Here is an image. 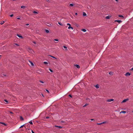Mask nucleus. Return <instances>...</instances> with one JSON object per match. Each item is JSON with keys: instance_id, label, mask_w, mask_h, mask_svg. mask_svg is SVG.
<instances>
[{"instance_id": "1", "label": "nucleus", "mask_w": 133, "mask_h": 133, "mask_svg": "<svg viewBox=\"0 0 133 133\" xmlns=\"http://www.w3.org/2000/svg\"><path fill=\"white\" fill-rule=\"evenodd\" d=\"M107 121H105L104 122H103L102 123H97V125H100L101 124H104V123H107Z\"/></svg>"}, {"instance_id": "2", "label": "nucleus", "mask_w": 133, "mask_h": 133, "mask_svg": "<svg viewBox=\"0 0 133 133\" xmlns=\"http://www.w3.org/2000/svg\"><path fill=\"white\" fill-rule=\"evenodd\" d=\"M17 35L19 38H21L22 39H23V37L20 34H17Z\"/></svg>"}, {"instance_id": "3", "label": "nucleus", "mask_w": 133, "mask_h": 133, "mask_svg": "<svg viewBox=\"0 0 133 133\" xmlns=\"http://www.w3.org/2000/svg\"><path fill=\"white\" fill-rule=\"evenodd\" d=\"M131 75V74L129 72H127L125 74V76H130Z\"/></svg>"}, {"instance_id": "4", "label": "nucleus", "mask_w": 133, "mask_h": 133, "mask_svg": "<svg viewBox=\"0 0 133 133\" xmlns=\"http://www.w3.org/2000/svg\"><path fill=\"white\" fill-rule=\"evenodd\" d=\"M128 100H129V99L128 98L124 99L122 101V103H123L125 102H126L127 101H128Z\"/></svg>"}, {"instance_id": "5", "label": "nucleus", "mask_w": 133, "mask_h": 133, "mask_svg": "<svg viewBox=\"0 0 133 133\" xmlns=\"http://www.w3.org/2000/svg\"><path fill=\"white\" fill-rule=\"evenodd\" d=\"M25 124H25L22 126H21L20 127H19V128H22V127H24L25 128H26V125H25Z\"/></svg>"}, {"instance_id": "6", "label": "nucleus", "mask_w": 133, "mask_h": 133, "mask_svg": "<svg viewBox=\"0 0 133 133\" xmlns=\"http://www.w3.org/2000/svg\"><path fill=\"white\" fill-rule=\"evenodd\" d=\"M67 25L69 26V27L68 28L69 29H70L71 27V24L70 23H68L67 24Z\"/></svg>"}, {"instance_id": "7", "label": "nucleus", "mask_w": 133, "mask_h": 133, "mask_svg": "<svg viewBox=\"0 0 133 133\" xmlns=\"http://www.w3.org/2000/svg\"><path fill=\"white\" fill-rule=\"evenodd\" d=\"M75 66H76L77 68L79 69L80 68V66L78 64H75Z\"/></svg>"}, {"instance_id": "8", "label": "nucleus", "mask_w": 133, "mask_h": 133, "mask_svg": "<svg viewBox=\"0 0 133 133\" xmlns=\"http://www.w3.org/2000/svg\"><path fill=\"white\" fill-rule=\"evenodd\" d=\"M55 127L56 128H58L59 129H61L62 128V127L61 126H58L56 125H55Z\"/></svg>"}, {"instance_id": "9", "label": "nucleus", "mask_w": 133, "mask_h": 133, "mask_svg": "<svg viewBox=\"0 0 133 133\" xmlns=\"http://www.w3.org/2000/svg\"><path fill=\"white\" fill-rule=\"evenodd\" d=\"M115 22H117L119 23H120L122 22V21L121 20H116L115 21Z\"/></svg>"}, {"instance_id": "10", "label": "nucleus", "mask_w": 133, "mask_h": 133, "mask_svg": "<svg viewBox=\"0 0 133 133\" xmlns=\"http://www.w3.org/2000/svg\"><path fill=\"white\" fill-rule=\"evenodd\" d=\"M20 119L21 121H23L24 120V118L22 116H20Z\"/></svg>"}, {"instance_id": "11", "label": "nucleus", "mask_w": 133, "mask_h": 133, "mask_svg": "<svg viewBox=\"0 0 133 133\" xmlns=\"http://www.w3.org/2000/svg\"><path fill=\"white\" fill-rule=\"evenodd\" d=\"M0 123L4 125L5 126H7V124L5 123H4V122H0Z\"/></svg>"}, {"instance_id": "12", "label": "nucleus", "mask_w": 133, "mask_h": 133, "mask_svg": "<svg viewBox=\"0 0 133 133\" xmlns=\"http://www.w3.org/2000/svg\"><path fill=\"white\" fill-rule=\"evenodd\" d=\"M29 61L31 65H32V66L34 65L33 63L32 62L30 61Z\"/></svg>"}, {"instance_id": "13", "label": "nucleus", "mask_w": 133, "mask_h": 133, "mask_svg": "<svg viewBox=\"0 0 133 133\" xmlns=\"http://www.w3.org/2000/svg\"><path fill=\"white\" fill-rule=\"evenodd\" d=\"M114 100V99H109V102H110L111 101H113Z\"/></svg>"}, {"instance_id": "14", "label": "nucleus", "mask_w": 133, "mask_h": 133, "mask_svg": "<svg viewBox=\"0 0 133 133\" xmlns=\"http://www.w3.org/2000/svg\"><path fill=\"white\" fill-rule=\"evenodd\" d=\"M95 87L97 89H98L99 88V86L98 84H97L96 85Z\"/></svg>"}, {"instance_id": "15", "label": "nucleus", "mask_w": 133, "mask_h": 133, "mask_svg": "<svg viewBox=\"0 0 133 133\" xmlns=\"http://www.w3.org/2000/svg\"><path fill=\"white\" fill-rule=\"evenodd\" d=\"M83 16H87V14H86V13L84 12H83Z\"/></svg>"}, {"instance_id": "16", "label": "nucleus", "mask_w": 133, "mask_h": 133, "mask_svg": "<svg viewBox=\"0 0 133 133\" xmlns=\"http://www.w3.org/2000/svg\"><path fill=\"white\" fill-rule=\"evenodd\" d=\"M4 23V21H1V23H0V24L1 25H2Z\"/></svg>"}, {"instance_id": "17", "label": "nucleus", "mask_w": 133, "mask_h": 133, "mask_svg": "<svg viewBox=\"0 0 133 133\" xmlns=\"http://www.w3.org/2000/svg\"><path fill=\"white\" fill-rule=\"evenodd\" d=\"M81 30L84 32H85L86 31V30L85 29H83Z\"/></svg>"}, {"instance_id": "18", "label": "nucleus", "mask_w": 133, "mask_h": 133, "mask_svg": "<svg viewBox=\"0 0 133 133\" xmlns=\"http://www.w3.org/2000/svg\"><path fill=\"white\" fill-rule=\"evenodd\" d=\"M45 32L47 33H48L49 32V31L48 30H47V29H45Z\"/></svg>"}, {"instance_id": "19", "label": "nucleus", "mask_w": 133, "mask_h": 133, "mask_svg": "<svg viewBox=\"0 0 133 133\" xmlns=\"http://www.w3.org/2000/svg\"><path fill=\"white\" fill-rule=\"evenodd\" d=\"M29 123H30V124L31 125H32L33 124V123L32 122V121L31 120L30 121V122H29Z\"/></svg>"}, {"instance_id": "20", "label": "nucleus", "mask_w": 133, "mask_h": 133, "mask_svg": "<svg viewBox=\"0 0 133 133\" xmlns=\"http://www.w3.org/2000/svg\"><path fill=\"white\" fill-rule=\"evenodd\" d=\"M126 112L125 111H123L121 112V113H126Z\"/></svg>"}, {"instance_id": "21", "label": "nucleus", "mask_w": 133, "mask_h": 133, "mask_svg": "<svg viewBox=\"0 0 133 133\" xmlns=\"http://www.w3.org/2000/svg\"><path fill=\"white\" fill-rule=\"evenodd\" d=\"M109 74L110 75H112L113 74V72H110L109 73Z\"/></svg>"}, {"instance_id": "22", "label": "nucleus", "mask_w": 133, "mask_h": 133, "mask_svg": "<svg viewBox=\"0 0 133 133\" xmlns=\"http://www.w3.org/2000/svg\"><path fill=\"white\" fill-rule=\"evenodd\" d=\"M118 16L119 17H122V18H123V17H124L122 15H118Z\"/></svg>"}, {"instance_id": "23", "label": "nucleus", "mask_w": 133, "mask_h": 133, "mask_svg": "<svg viewBox=\"0 0 133 133\" xmlns=\"http://www.w3.org/2000/svg\"><path fill=\"white\" fill-rule=\"evenodd\" d=\"M58 23L59 25H61L62 26L63 25L60 22H58Z\"/></svg>"}, {"instance_id": "24", "label": "nucleus", "mask_w": 133, "mask_h": 133, "mask_svg": "<svg viewBox=\"0 0 133 133\" xmlns=\"http://www.w3.org/2000/svg\"><path fill=\"white\" fill-rule=\"evenodd\" d=\"M63 47H64L65 49V50H67V47H66V46H63Z\"/></svg>"}, {"instance_id": "25", "label": "nucleus", "mask_w": 133, "mask_h": 133, "mask_svg": "<svg viewBox=\"0 0 133 133\" xmlns=\"http://www.w3.org/2000/svg\"><path fill=\"white\" fill-rule=\"evenodd\" d=\"M21 8H22L24 9L25 8V6H21Z\"/></svg>"}, {"instance_id": "26", "label": "nucleus", "mask_w": 133, "mask_h": 133, "mask_svg": "<svg viewBox=\"0 0 133 133\" xmlns=\"http://www.w3.org/2000/svg\"><path fill=\"white\" fill-rule=\"evenodd\" d=\"M33 13L34 14H38V12H36V11H33Z\"/></svg>"}, {"instance_id": "27", "label": "nucleus", "mask_w": 133, "mask_h": 133, "mask_svg": "<svg viewBox=\"0 0 133 133\" xmlns=\"http://www.w3.org/2000/svg\"><path fill=\"white\" fill-rule=\"evenodd\" d=\"M44 64H48V63L46 62H44Z\"/></svg>"}, {"instance_id": "28", "label": "nucleus", "mask_w": 133, "mask_h": 133, "mask_svg": "<svg viewBox=\"0 0 133 133\" xmlns=\"http://www.w3.org/2000/svg\"><path fill=\"white\" fill-rule=\"evenodd\" d=\"M74 5V4H70V6H72Z\"/></svg>"}, {"instance_id": "29", "label": "nucleus", "mask_w": 133, "mask_h": 133, "mask_svg": "<svg viewBox=\"0 0 133 133\" xmlns=\"http://www.w3.org/2000/svg\"><path fill=\"white\" fill-rule=\"evenodd\" d=\"M49 70L50 71L52 72H53V71L51 69H49Z\"/></svg>"}, {"instance_id": "30", "label": "nucleus", "mask_w": 133, "mask_h": 133, "mask_svg": "<svg viewBox=\"0 0 133 133\" xmlns=\"http://www.w3.org/2000/svg\"><path fill=\"white\" fill-rule=\"evenodd\" d=\"M69 97H71V98L72 97V95H71V94L69 95Z\"/></svg>"}, {"instance_id": "31", "label": "nucleus", "mask_w": 133, "mask_h": 133, "mask_svg": "<svg viewBox=\"0 0 133 133\" xmlns=\"http://www.w3.org/2000/svg\"><path fill=\"white\" fill-rule=\"evenodd\" d=\"M4 101L5 102H6V103H8V101L7 100L5 99H4Z\"/></svg>"}, {"instance_id": "32", "label": "nucleus", "mask_w": 133, "mask_h": 133, "mask_svg": "<svg viewBox=\"0 0 133 133\" xmlns=\"http://www.w3.org/2000/svg\"><path fill=\"white\" fill-rule=\"evenodd\" d=\"M75 25L77 27H78L79 26V25L78 24H75Z\"/></svg>"}, {"instance_id": "33", "label": "nucleus", "mask_w": 133, "mask_h": 133, "mask_svg": "<svg viewBox=\"0 0 133 133\" xmlns=\"http://www.w3.org/2000/svg\"><path fill=\"white\" fill-rule=\"evenodd\" d=\"M39 82L42 83H44V82L42 81H39Z\"/></svg>"}, {"instance_id": "34", "label": "nucleus", "mask_w": 133, "mask_h": 133, "mask_svg": "<svg viewBox=\"0 0 133 133\" xmlns=\"http://www.w3.org/2000/svg\"><path fill=\"white\" fill-rule=\"evenodd\" d=\"M88 104H85L83 106V107H85L86 106H87V105H88Z\"/></svg>"}, {"instance_id": "35", "label": "nucleus", "mask_w": 133, "mask_h": 133, "mask_svg": "<svg viewBox=\"0 0 133 133\" xmlns=\"http://www.w3.org/2000/svg\"><path fill=\"white\" fill-rule=\"evenodd\" d=\"M54 40L57 41H58V39H54Z\"/></svg>"}, {"instance_id": "36", "label": "nucleus", "mask_w": 133, "mask_h": 133, "mask_svg": "<svg viewBox=\"0 0 133 133\" xmlns=\"http://www.w3.org/2000/svg\"><path fill=\"white\" fill-rule=\"evenodd\" d=\"M14 16V15L13 14H11L10 15V16L11 17H13Z\"/></svg>"}, {"instance_id": "37", "label": "nucleus", "mask_w": 133, "mask_h": 133, "mask_svg": "<svg viewBox=\"0 0 133 133\" xmlns=\"http://www.w3.org/2000/svg\"><path fill=\"white\" fill-rule=\"evenodd\" d=\"M50 118V117H49V116H47L46 117V119H48V118Z\"/></svg>"}, {"instance_id": "38", "label": "nucleus", "mask_w": 133, "mask_h": 133, "mask_svg": "<svg viewBox=\"0 0 133 133\" xmlns=\"http://www.w3.org/2000/svg\"><path fill=\"white\" fill-rule=\"evenodd\" d=\"M46 90L48 93H49V91L48 90L46 89Z\"/></svg>"}, {"instance_id": "39", "label": "nucleus", "mask_w": 133, "mask_h": 133, "mask_svg": "<svg viewBox=\"0 0 133 133\" xmlns=\"http://www.w3.org/2000/svg\"><path fill=\"white\" fill-rule=\"evenodd\" d=\"M15 44L16 45H17V46H19V45L17 43H15Z\"/></svg>"}, {"instance_id": "40", "label": "nucleus", "mask_w": 133, "mask_h": 133, "mask_svg": "<svg viewBox=\"0 0 133 133\" xmlns=\"http://www.w3.org/2000/svg\"><path fill=\"white\" fill-rule=\"evenodd\" d=\"M9 112L11 114H13V113L12 111H10Z\"/></svg>"}, {"instance_id": "41", "label": "nucleus", "mask_w": 133, "mask_h": 133, "mask_svg": "<svg viewBox=\"0 0 133 133\" xmlns=\"http://www.w3.org/2000/svg\"><path fill=\"white\" fill-rule=\"evenodd\" d=\"M32 42L34 43L35 44H36V42L35 41H33Z\"/></svg>"}, {"instance_id": "42", "label": "nucleus", "mask_w": 133, "mask_h": 133, "mask_svg": "<svg viewBox=\"0 0 133 133\" xmlns=\"http://www.w3.org/2000/svg\"><path fill=\"white\" fill-rule=\"evenodd\" d=\"M51 56V57H52L53 58H56L55 57H54L53 56Z\"/></svg>"}, {"instance_id": "43", "label": "nucleus", "mask_w": 133, "mask_h": 133, "mask_svg": "<svg viewBox=\"0 0 133 133\" xmlns=\"http://www.w3.org/2000/svg\"><path fill=\"white\" fill-rule=\"evenodd\" d=\"M31 132L32 133H35V132L32 130H31Z\"/></svg>"}, {"instance_id": "44", "label": "nucleus", "mask_w": 133, "mask_h": 133, "mask_svg": "<svg viewBox=\"0 0 133 133\" xmlns=\"http://www.w3.org/2000/svg\"><path fill=\"white\" fill-rule=\"evenodd\" d=\"M106 19H108V16H107L106 17Z\"/></svg>"}, {"instance_id": "45", "label": "nucleus", "mask_w": 133, "mask_h": 133, "mask_svg": "<svg viewBox=\"0 0 133 133\" xmlns=\"http://www.w3.org/2000/svg\"><path fill=\"white\" fill-rule=\"evenodd\" d=\"M70 29H72L73 30L74 29V28L73 27H71Z\"/></svg>"}, {"instance_id": "46", "label": "nucleus", "mask_w": 133, "mask_h": 133, "mask_svg": "<svg viewBox=\"0 0 133 133\" xmlns=\"http://www.w3.org/2000/svg\"><path fill=\"white\" fill-rule=\"evenodd\" d=\"M29 24L28 23H27L26 24V25H29Z\"/></svg>"}, {"instance_id": "47", "label": "nucleus", "mask_w": 133, "mask_h": 133, "mask_svg": "<svg viewBox=\"0 0 133 133\" xmlns=\"http://www.w3.org/2000/svg\"><path fill=\"white\" fill-rule=\"evenodd\" d=\"M75 15H77V13H75Z\"/></svg>"}, {"instance_id": "48", "label": "nucleus", "mask_w": 133, "mask_h": 133, "mask_svg": "<svg viewBox=\"0 0 133 133\" xmlns=\"http://www.w3.org/2000/svg\"><path fill=\"white\" fill-rule=\"evenodd\" d=\"M131 70H133V67L131 69Z\"/></svg>"}, {"instance_id": "49", "label": "nucleus", "mask_w": 133, "mask_h": 133, "mask_svg": "<svg viewBox=\"0 0 133 133\" xmlns=\"http://www.w3.org/2000/svg\"><path fill=\"white\" fill-rule=\"evenodd\" d=\"M91 121H93V120H94V119H91Z\"/></svg>"}, {"instance_id": "50", "label": "nucleus", "mask_w": 133, "mask_h": 133, "mask_svg": "<svg viewBox=\"0 0 133 133\" xmlns=\"http://www.w3.org/2000/svg\"><path fill=\"white\" fill-rule=\"evenodd\" d=\"M17 19H20V18H17Z\"/></svg>"}, {"instance_id": "51", "label": "nucleus", "mask_w": 133, "mask_h": 133, "mask_svg": "<svg viewBox=\"0 0 133 133\" xmlns=\"http://www.w3.org/2000/svg\"><path fill=\"white\" fill-rule=\"evenodd\" d=\"M108 101H109V100H108V99H107V101L108 102Z\"/></svg>"}, {"instance_id": "52", "label": "nucleus", "mask_w": 133, "mask_h": 133, "mask_svg": "<svg viewBox=\"0 0 133 133\" xmlns=\"http://www.w3.org/2000/svg\"><path fill=\"white\" fill-rule=\"evenodd\" d=\"M108 101H109V100H108V99H107V101L108 102Z\"/></svg>"}, {"instance_id": "53", "label": "nucleus", "mask_w": 133, "mask_h": 133, "mask_svg": "<svg viewBox=\"0 0 133 133\" xmlns=\"http://www.w3.org/2000/svg\"><path fill=\"white\" fill-rule=\"evenodd\" d=\"M116 1V2H118V0H115Z\"/></svg>"}, {"instance_id": "54", "label": "nucleus", "mask_w": 133, "mask_h": 133, "mask_svg": "<svg viewBox=\"0 0 133 133\" xmlns=\"http://www.w3.org/2000/svg\"><path fill=\"white\" fill-rule=\"evenodd\" d=\"M3 75L4 76H6V75Z\"/></svg>"}, {"instance_id": "55", "label": "nucleus", "mask_w": 133, "mask_h": 133, "mask_svg": "<svg viewBox=\"0 0 133 133\" xmlns=\"http://www.w3.org/2000/svg\"><path fill=\"white\" fill-rule=\"evenodd\" d=\"M49 0H48L47 1V2H49Z\"/></svg>"}, {"instance_id": "56", "label": "nucleus", "mask_w": 133, "mask_h": 133, "mask_svg": "<svg viewBox=\"0 0 133 133\" xmlns=\"http://www.w3.org/2000/svg\"><path fill=\"white\" fill-rule=\"evenodd\" d=\"M1 55H0V57H1Z\"/></svg>"}, {"instance_id": "57", "label": "nucleus", "mask_w": 133, "mask_h": 133, "mask_svg": "<svg viewBox=\"0 0 133 133\" xmlns=\"http://www.w3.org/2000/svg\"><path fill=\"white\" fill-rule=\"evenodd\" d=\"M109 18H108L109 19Z\"/></svg>"}, {"instance_id": "58", "label": "nucleus", "mask_w": 133, "mask_h": 133, "mask_svg": "<svg viewBox=\"0 0 133 133\" xmlns=\"http://www.w3.org/2000/svg\"><path fill=\"white\" fill-rule=\"evenodd\" d=\"M42 95L43 96V94H42Z\"/></svg>"}, {"instance_id": "59", "label": "nucleus", "mask_w": 133, "mask_h": 133, "mask_svg": "<svg viewBox=\"0 0 133 133\" xmlns=\"http://www.w3.org/2000/svg\"><path fill=\"white\" fill-rule=\"evenodd\" d=\"M27 126H28V125H27Z\"/></svg>"}, {"instance_id": "60", "label": "nucleus", "mask_w": 133, "mask_h": 133, "mask_svg": "<svg viewBox=\"0 0 133 133\" xmlns=\"http://www.w3.org/2000/svg\"><path fill=\"white\" fill-rule=\"evenodd\" d=\"M28 129V130H29V129Z\"/></svg>"}]
</instances>
